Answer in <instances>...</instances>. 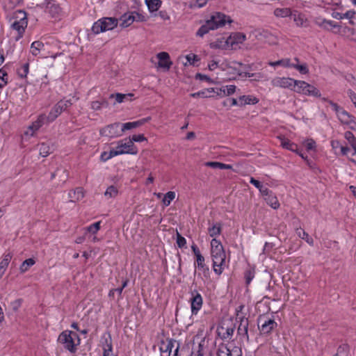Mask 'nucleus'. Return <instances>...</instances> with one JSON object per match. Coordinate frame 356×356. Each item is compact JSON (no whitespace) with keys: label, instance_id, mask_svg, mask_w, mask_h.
<instances>
[{"label":"nucleus","instance_id":"1","mask_svg":"<svg viewBox=\"0 0 356 356\" xmlns=\"http://www.w3.org/2000/svg\"><path fill=\"white\" fill-rule=\"evenodd\" d=\"M232 20L230 17L220 12H216L211 15L210 17L206 20L196 33L200 37H203L210 31L216 30L224 27L226 24H231Z\"/></svg>","mask_w":356,"mask_h":356},{"label":"nucleus","instance_id":"2","mask_svg":"<svg viewBox=\"0 0 356 356\" xmlns=\"http://www.w3.org/2000/svg\"><path fill=\"white\" fill-rule=\"evenodd\" d=\"M211 257L213 271L220 275L225 267L226 254L222 243L216 238L211 241Z\"/></svg>","mask_w":356,"mask_h":356},{"label":"nucleus","instance_id":"3","mask_svg":"<svg viewBox=\"0 0 356 356\" xmlns=\"http://www.w3.org/2000/svg\"><path fill=\"white\" fill-rule=\"evenodd\" d=\"M7 19L10 27L17 32L16 40L20 39L27 27L28 19L26 13L22 10H17L9 13L7 15Z\"/></svg>","mask_w":356,"mask_h":356},{"label":"nucleus","instance_id":"4","mask_svg":"<svg viewBox=\"0 0 356 356\" xmlns=\"http://www.w3.org/2000/svg\"><path fill=\"white\" fill-rule=\"evenodd\" d=\"M58 341L72 353L76 351V347L80 344L79 335L76 332L70 330H65L61 332L58 336Z\"/></svg>","mask_w":356,"mask_h":356},{"label":"nucleus","instance_id":"5","mask_svg":"<svg viewBox=\"0 0 356 356\" xmlns=\"http://www.w3.org/2000/svg\"><path fill=\"white\" fill-rule=\"evenodd\" d=\"M118 24V20L115 17H103L96 22L92 26V31L95 34H99L102 32L113 30Z\"/></svg>","mask_w":356,"mask_h":356},{"label":"nucleus","instance_id":"6","mask_svg":"<svg viewBox=\"0 0 356 356\" xmlns=\"http://www.w3.org/2000/svg\"><path fill=\"white\" fill-rule=\"evenodd\" d=\"M117 144L115 149H113L117 156L124 154H136L138 152L137 149L131 140H121Z\"/></svg>","mask_w":356,"mask_h":356},{"label":"nucleus","instance_id":"7","mask_svg":"<svg viewBox=\"0 0 356 356\" xmlns=\"http://www.w3.org/2000/svg\"><path fill=\"white\" fill-rule=\"evenodd\" d=\"M100 135L109 138H117L122 136L120 123L115 122L107 125L99 131Z\"/></svg>","mask_w":356,"mask_h":356},{"label":"nucleus","instance_id":"8","mask_svg":"<svg viewBox=\"0 0 356 356\" xmlns=\"http://www.w3.org/2000/svg\"><path fill=\"white\" fill-rule=\"evenodd\" d=\"M145 20L144 17L136 12H131L124 13L120 18V26L122 28L129 26L134 22H143Z\"/></svg>","mask_w":356,"mask_h":356},{"label":"nucleus","instance_id":"9","mask_svg":"<svg viewBox=\"0 0 356 356\" xmlns=\"http://www.w3.org/2000/svg\"><path fill=\"white\" fill-rule=\"evenodd\" d=\"M258 325L260 332L264 334H268L272 332L277 325V323L268 317H260L258 321Z\"/></svg>","mask_w":356,"mask_h":356},{"label":"nucleus","instance_id":"10","mask_svg":"<svg viewBox=\"0 0 356 356\" xmlns=\"http://www.w3.org/2000/svg\"><path fill=\"white\" fill-rule=\"evenodd\" d=\"M44 11L52 18H58L62 13V10L55 0H49L47 2Z\"/></svg>","mask_w":356,"mask_h":356},{"label":"nucleus","instance_id":"11","mask_svg":"<svg viewBox=\"0 0 356 356\" xmlns=\"http://www.w3.org/2000/svg\"><path fill=\"white\" fill-rule=\"evenodd\" d=\"M296 80L289 77H275L271 81V84L274 87L293 89Z\"/></svg>","mask_w":356,"mask_h":356},{"label":"nucleus","instance_id":"12","mask_svg":"<svg viewBox=\"0 0 356 356\" xmlns=\"http://www.w3.org/2000/svg\"><path fill=\"white\" fill-rule=\"evenodd\" d=\"M45 123V115L41 114L38 119L24 131V136H33L35 133Z\"/></svg>","mask_w":356,"mask_h":356},{"label":"nucleus","instance_id":"13","mask_svg":"<svg viewBox=\"0 0 356 356\" xmlns=\"http://www.w3.org/2000/svg\"><path fill=\"white\" fill-rule=\"evenodd\" d=\"M191 312L193 314H197L200 309L202 308L203 303L202 298L197 291H193L191 292Z\"/></svg>","mask_w":356,"mask_h":356},{"label":"nucleus","instance_id":"14","mask_svg":"<svg viewBox=\"0 0 356 356\" xmlns=\"http://www.w3.org/2000/svg\"><path fill=\"white\" fill-rule=\"evenodd\" d=\"M242 64L240 63L232 61V62H223L220 64V68L223 70H227L228 73L232 74L233 75H242V72L238 68Z\"/></svg>","mask_w":356,"mask_h":356},{"label":"nucleus","instance_id":"15","mask_svg":"<svg viewBox=\"0 0 356 356\" xmlns=\"http://www.w3.org/2000/svg\"><path fill=\"white\" fill-rule=\"evenodd\" d=\"M193 345L192 350L193 356H211L204 339H201L197 344L194 342Z\"/></svg>","mask_w":356,"mask_h":356},{"label":"nucleus","instance_id":"16","mask_svg":"<svg viewBox=\"0 0 356 356\" xmlns=\"http://www.w3.org/2000/svg\"><path fill=\"white\" fill-rule=\"evenodd\" d=\"M159 59L158 67L168 70L172 63L170 61V56L167 52L163 51L159 53L157 55Z\"/></svg>","mask_w":356,"mask_h":356},{"label":"nucleus","instance_id":"17","mask_svg":"<svg viewBox=\"0 0 356 356\" xmlns=\"http://www.w3.org/2000/svg\"><path fill=\"white\" fill-rule=\"evenodd\" d=\"M229 42L231 48H235L236 45L243 43L246 40V36L242 33H234L229 37Z\"/></svg>","mask_w":356,"mask_h":356},{"label":"nucleus","instance_id":"18","mask_svg":"<svg viewBox=\"0 0 356 356\" xmlns=\"http://www.w3.org/2000/svg\"><path fill=\"white\" fill-rule=\"evenodd\" d=\"M147 120H148V118H143L140 120L135 121V122H126V123H124L122 124H120L122 134L124 131L131 130L133 129H136V128L143 125L146 122H147Z\"/></svg>","mask_w":356,"mask_h":356},{"label":"nucleus","instance_id":"19","mask_svg":"<svg viewBox=\"0 0 356 356\" xmlns=\"http://www.w3.org/2000/svg\"><path fill=\"white\" fill-rule=\"evenodd\" d=\"M297 92H302L304 94L310 93V85L302 81H296L295 85L293 86V89Z\"/></svg>","mask_w":356,"mask_h":356},{"label":"nucleus","instance_id":"20","mask_svg":"<svg viewBox=\"0 0 356 356\" xmlns=\"http://www.w3.org/2000/svg\"><path fill=\"white\" fill-rule=\"evenodd\" d=\"M262 195L264 197L266 203L273 209H276L280 207V203L277 197L270 191L268 189V194Z\"/></svg>","mask_w":356,"mask_h":356},{"label":"nucleus","instance_id":"21","mask_svg":"<svg viewBox=\"0 0 356 356\" xmlns=\"http://www.w3.org/2000/svg\"><path fill=\"white\" fill-rule=\"evenodd\" d=\"M254 34L258 40H264L268 43L274 42V41L271 40L273 38V35L266 30H255Z\"/></svg>","mask_w":356,"mask_h":356},{"label":"nucleus","instance_id":"22","mask_svg":"<svg viewBox=\"0 0 356 356\" xmlns=\"http://www.w3.org/2000/svg\"><path fill=\"white\" fill-rule=\"evenodd\" d=\"M68 197L70 198V201L72 202H76L84 197V193L82 188H76L75 190L70 191L68 193Z\"/></svg>","mask_w":356,"mask_h":356},{"label":"nucleus","instance_id":"23","mask_svg":"<svg viewBox=\"0 0 356 356\" xmlns=\"http://www.w3.org/2000/svg\"><path fill=\"white\" fill-rule=\"evenodd\" d=\"M210 47L213 49H227L229 48V42L228 37L225 38H220L217 39L216 41L211 42L210 44Z\"/></svg>","mask_w":356,"mask_h":356},{"label":"nucleus","instance_id":"24","mask_svg":"<svg viewBox=\"0 0 356 356\" xmlns=\"http://www.w3.org/2000/svg\"><path fill=\"white\" fill-rule=\"evenodd\" d=\"M195 264L197 265V269L202 271L205 277H209V268L205 264L203 256H200L197 258Z\"/></svg>","mask_w":356,"mask_h":356},{"label":"nucleus","instance_id":"25","mask_svg":"<svg viewBox=\"0 0 356 356\" xmlns=\"http://www.w3.org/2000/svg\"><path fill=\"white\" fill-rule=\"evenodd\" d=\"M292 17L296 25L298 26H307L309 24V22L305 17V15L298 13L297 11L293 13Z\"/></svg>","mask_w":356,"mask_h":356},{"label":"nucleus","instance_id":"26","mask_svg":"<svg viewBox=\"0 0 356 356\" xmlns=\"http://www.w3.org/2000/svg\"><path fill=\"white\" fill-rule=\"evenodd\" d=\"M236 88V87L234 85L225 86L217 89L216 93L220 96H229L235 92Z\"/></svg>","mask_w":356,"mask_h":356},{"label":"nucleus","instance_id":"27","mask_svg":"<svg viewBox=\"0 0 356 356\" xmlns=\"http://www.w3.org/2000/svg\"><path fill=\"white\" fill-rule=\"evenodd\" d=\"M279 140L282 147L293 152H298L297 145L291 143L289 139L283 136H280Z\"/></svg>","mask_w":356,"mask_h":356},{"label":"nucleus","instance_id":"28","mask_svg":"<svg viewBox=\"0 0 356 356\" xmlns=\"http://www.w3.org/2000/svg\"><path fill=\"white\" fill-rule=\"evenodd\" d=\"M61 113L62 111L56 104L50 111L48 116L45 115V123L53 122L61 114Z\"/></svg>","mask_w":356,"mask_h":356},{"label":"nucleus","instance_id":"29","mask_svg":"<svg viewBox=\"0 0 356 356\" xmlns=\"http://www.w3.org/2000/svg\"><path fill=\"white\" fill-rule=\"evenodd\" d=\"M12 254L10 253L6 254L3 256V259L0 262V278L2 277V275L4 274L11 259H12Z\"/></svg>","mask_w":356,"mask_h":356},{"label":"nucleus","instance_id":"30","mask_svg":"<svg viewBox=\"0 0 356 356\" xmlns=\"http://www.w3.org/2000/svg\"><path fill=\"white\" fill-rule=\"evenodd\" d=\"M218 356H232V348L227 344L220 343L217 350Z\"/></svg>","mask_w":356,"mask_h":356},{"label":"nucleus","instance_id":"31","mask_svg":"<svg viewBox=\"0 0 356 356\" xmlns=\"http://www.w3.org/2000/svg\"><path fill=\"white\" fill-rule=\"evenodd\" d=\"M192 351L189 346L182 347L179 349V343L175 349L174 356H192Z\"/></svg>","mask_w":356,"mask_h":356},{"label":"nucleus","instance_id":"32","mask_svg":"<svg viewBox=\"0 0 356 356\" xmlns=\"http://www.w3.org/2000/svg\"><path fill=\"white\" fill-rule=\"evenodd\" d=\"M145 3L150 13L157 11L161 6V0H145Z\"/></svg>","mask_w":356,"mask_h":356},{"label":"nucleus","instance_id":"33","mask_svg":"<svg viewBox=\"0 0 356 356\" xmlns=\"http://www.w3.org/2000/svg\"><path fill=\"white\" fill-rule=\"evenodd\" d=\"M293 13L289 8H277L274 10V15L277 17H292Z\"/></svg>","mask_w":356,"mask_h":356},{"label":"nucleus","instance_id":"34","mask_svg":"<svg viewBox=\"0 0 356 356\" xmlns=\"http://www.w3.org/2000/svg\"><path fill=\"white\" fill-rule=\"evenodd\" d=\"M205 165L208 167H211L212 168H219L221 170H231L232 169V165L229 164H225L222 163L217 162V161H209L205 163Z\"/></svg>","mask_w":356,"mask_h":356},{"label":"nucleus","instance_id":"35","mask_svg":"<svg viewBox=\"0 0 356 356\" xmlns=\"http://www.w3.org/2000/svg\"><path fill=\"white\" fill-rule=\"evenodd\" d=\"M208 233L211 237H214L218 236L221 233V225L220 223L213 224L211 227L208 228Z\"/></svg>","mask_w":356,"mask_h":356},{"label":"nucleus","instance_id":"36","mask_svg":"<svg viewBox=\"0 0 356 356\" xmlns=\"http://www.w3.org/2000/svg\"><path fill=\"white\" fill-rule=\"evenodd\" d=\"M178 342L175 340H167L165 343H163L162 346L161 347V350L163 352L168 353L169 354L171 353L172 348L176 346H177Z\"/></svg>","mask_w":356,"mask_h":356},{"label":"nucleus","instance_id":"37","mask_svg":"<svg viewBox=\"0 0 356 356\" xmlns=\"http://www.w3.org/2000/svg\"><path fill=\"white\" fill-rule=\"evenodd\" d=\"M134 96L133 94L131 93H128V94H121V93H117L115 95L114 94H111L110 95V98H113L115 97V100L118 103H122L123 102L124 100H131V97Z\"/></svg>","mask_w":356,"mask_h":356},{"label":"nucleus","instance_id":"38","mask_svg":"<svg viewBox=\"0 0 356 356\" xmlns=\"http://www.w3.org/2000/svg\"><path fill=\"white\" fill-rule=\"evenodd\" d=\"M337 117L341 122L345 124L350 123V120L354 118L344 109L342 111H340V113H339Z\"/></svg>","mask_w":356,"mask_h":356},{"label":"nucleus","instance_id":"39","mask_svg":"<svg viewBox=\"0 0 356 356\" xmlns=\"http://www.w3.org/2000/svg\"><path fill=\"white\" fill-rule=\"evenodd\" d=\"M242 106L246 104H255L259 100L257 97L252 95H243L240 97Z\"/></svg>","mask_w":356,"mask_h":356},{"label":"nucleus","instance_id":"40","mask_svg":"<svg viewBox=\"0 0 356 356\" xmlns=\"http://www.w3.org/2000/svg\"><path fill=\"white\" fill-rule=\"evenodd\" d=\"M118 195V189L116 186L112 185L107 188L104 193L106 199L114 198Z\"/></svg>","mask_w":356,"mask_h":356},{"label":"nucleus","instance_id":"41","mask_svg":"<svg viewBox=\"0 0 356 356\" xmlns=\"http://www.w3.org/2000/svg\"><path fill=\"white\" fill-rule=\"evenodd\" d=\"M100 221L96 222L84 228L85 235H87L88 233L95 234L100 229Z\"/></svg>","mask_w":356,"mask_h":356},{"label":"nucleus","instance_id":"42","mask_svg":"<svg viewBox=\"0 0 356 356\" xmlns=\"http://www.w3.org/2000/svg\"><path fill=\"white\" fill-rule=\"evenodd\" d=\"M268 65L273 67L281 65L286 67H291L293 65V62H291L289 59H282L275 62H269Z\"/></svg>","mask_w":356,"mask_h":356},{"label":"nucleus","instance_id":"43","mask_svg":"<svg viewBox=\"0 0 356 356\" xmlns=\"http://www.w3.org/2000/svg\"><path fill=\"white\" fill-rule=\"evenodd\" d=\"M35 264V261L32 258L26 259L23 261L19 267L20 272L22 273L26 272L29 268L33 266Z\"/></svg>","mask_w":356,"mask_h":356},{"label":"nucleus","instance_id":"44","mask_svg":"<svg viewBox=\"0 0 356 356\" xmlns=\"http://www.w3.org/2000/svg\"><path fill=\"white\" fill-rule=\"evenodd\" d=\"M53 151V147H51L49 145L45 144L44 143H41L40 145L39 152L40 154L43 156L46 157L49 154H51Z\"/></svg>","mask_w":356,"mask_h":356},{"label":"nucleus","instance_id":"45","mask_svg":"<svg viewBox=\"0 0 356 356\" xmlns=\"http://www.w3.org/2000/svg\"><path fill=\"white\" fill-rule=\"evenodd\" d=\"M250 182L253 184L257 188L259 189V192L261 195H267L268 194V188L264 187L260 181L255 179L253 177L250 178Z\"/></svg>","mask_w":356,"mask_h":356},{"label":"nucleus","instance_id":"46","mask_svg":"<svg viewBox=\"0 0 356 356\" xmlns=\"http://www.w3.org/2000/svg\"><path fill=\"white\" fill-rule=\"evenodd\" d=\"M234 332V329L232 327H227L225 328L221 327L219 333L222 334V337L225 339L230 338Z\"/></svg>","mask_w":356,"mask_h":356},{"label":"nucleus","instance_id":"47","mask_svg":"<svg viewBox=\"0 0 356 356\" xmlns=\"http://www.w3.org/2000/svg\"><path fill=\"white\" fill-rule=\"evenodd\" d=\"M44 44L40 41H35L31 44V52L33 56H37L40 49L43 48Z\"/></svg>","mask_w":356,"mask_h":356},{"label":"nucleus","instance_id":"48","mask_svg":"<svg viewBox=\"0 0 356 356\" xmlns=\"http://www.w3.org/2000/svg\"><path fill=\"white\" fill-rule=\"evenodd\" d=\"M215 92V89L214 88H209V89H205V90L199 91L197 92L192 93V94H191V96L193 97L207 98V97H210L208 95V93H211V92Z\"/></svg>","mask_w":356,"mask_h":356},{"label":"nucleus","instance_id":"49","mask_svg":"<svg viewBox=\"0 0 356 356\" xmlns=\"http://www.w3.org/2000/svg\"><path fill=\"white\" fill-rule=\"evenodd\" d=\"M316 23L326 29H332L333 28L339 27L338 25L330 20L323 19L321 22L316 21Z\"/></svg>","mask_w":356,"mask_h":356},{"label":"nucleus","instance_id":"50","mask_svg":"<svg viewBox=\"0 0 356 356\" xmlns=\"http://www.w3.org/2000/svg\"><path fill=\"white\" fill-rule=\"evenodd\" d=\"M72 99H62L59 101L56 105L60 109V111L63 112L65 111L67 108L71 106L72 105Z\"/></svg>","mask_w":356,"mask_h":356},{"label":"nucleus","instance_id":"51","mask_svg":"<svg viewBox=\"0 0 356 356\" xmlns=\"http://www.w3.org/2000/svg\"><path fill=\"white\" fill-rule=\"evenodd\" d=\"M116 156V152H115L114 149H112L109 152H103L101 154L100 159L102 161L105 162Z\"/></svg>","mask_w":356,"mask_h":356},{"label":"nucleus","instance_id":"52","mask_svg":"<svg viewBox=\"0 0 356 356\" xmlns=\"http://www.w3.org/2000/svg\"><path fill=\"white\" fill-rule=\"evenodd\" d=\"M175 198V193L173 191L168 192L163 198V203L165 206L170 205V202Z\"/></svg>","mask_w":356,"mask_h":356},{"label":"nucleus","instance_id":"53","mask_svg":"<svg viewBox=\"0 0 356 356\" xmlns=\"http://www.w3.org/2000/svg\"><path fill=\"white\" fill-rule=\"evenodd\" d=\"M186 60V63H184V65L186 66L188 64L194 65L195 61H198L200 58L198 56L194 54H189L185 56Z\"/></svg>","mask_w":356,"mask_h":356},{"label":"nucleus","instance_id":"54","mask_svg":"<svg viewBox=\"0 0 356 356\" xmlns=\"http://www.w3.org/2000/svg\"><path fill=\"white\" fill-rule=\"evenodd\" d=\"M104 353L103 356H114L113 353L111 342H108L106 340V344L104 346Z\"/></svg>","mask_w":356,"mask_h":356},{"label":"nucleus","instance_id":"55","mask_svg":"<svg viewBox=\"0 0 356 356\" xmlns=\"http://www.w3.org/2000/svg\"><path fill=\"white\" fill-rule=\"evenodd\" d=\"M291 67L298 70L301 74H305L309 72V69L305 64L298 65V63H293V65H291Z\"/></svg>","mask_w":356,"mask_h":356},{"label":"nucleus","instance_id":"56","mask_svg":"<svg viewBox=\"0 0 356 356\" xmlns=\"http://www.w3.org/2000/svg\"><path fill=\"white\" fill-rule=\"evenodd\" d=\"M29 63L24 64L21 68L17 70V73L22 78L26 77L29 73Z\"/></svg>","mask_w":356,"mask_h":356},{"label":"nucleus","instance_id":"57","mask_svg":"<svg viewBox=\"0 0 356 356\" xmlns=\"http://www.w3.org/2000/svg\"><path fill=\"white\" fill-rule=\"evenodd\" d=\"M346 18L350 20L352 24H356V12L353 10H348L345 13Z\"/></svg>","mask_w":356,"mask_h":356},{"label":"nucleus","instance_id":"58","mask_svg":"<svg viewBox=\"0 0 356 356\" xmlns=\"http://www.w3.org/2000/svg\"><path fill=\"white\" fill-rule=\"evenodd\" d=\"M8 80V74L7 73L3 70H0V88H3L6 85Z\"/></svg>","mask_w":356,"mask_h":356},{"label":"nucleus","instance_id":"59","mask_svg":"<svg viewBox=\"0 0 356 356\" xmlns=\"http://www.w3.org/2000/svg\"><path fill=\"white\" fill-rule=\"evenodd\" d=\"M177 244L179 248H181L185 247L186 244V241L184 237H183L178 232H177Z\"/></svg>","mask_w":356,"mask_h":356},{"label":"nucleus","instance_id":"60","mask_svg":"<svg viewBox=\"0 0 356 356\" xmlns=\"http://www.w3.org/2000/svg\"><path fill=\"white\" fill-rule=\"evenodd\" d=\"M107 104L108 103L106 101H103L102 102L99 101H94L91 103V108L93 110L98 111L102 108V106Z\"/></svg>","mask_w":356,"mask_h":356},{"label":"nucleus","instance_id":"61","mask_svg":"<svg viewBox=\"0 0 356 356\" xmlns=\"http://www.w3.org/2000/svg\"><path fill=\"white\" fill-rule=\"evenodd\" d=\"M209 0H191V6L194 8H202L204 6Z\"/></svg>","mask_w":356,"mask_h":356},{"label":"nucleus","instance_id":"62","mask_svg":"<svg viewBox=\"0 0 356 356\" xmlns=\"http://www.w3.org/2000/svg\"><path fill=\"white\" fill-rule=\"evenodd\" d=\"M129 140H132V143L134 142H143L146 140V138L144 136L143 134H138V135H134L131 138H129Z\"/></svg>","mask_w":356,"mask_h":356},{"label":"nucleus","instance_id":"63","mask_svg":"<svg viewBox=\"0 0 356 356\" xmlns=\"http://www.w3.org/2000/svg\"><path fill=\"white\" fill-rule=\"evenodd\" d=\"M347 94L350 99L351 102L353 103L355 106L356 107V93L351 89L348 90Z\"/></svg>","mask_w":356,"mask_h":356},{"label":"nucleus","instance_id":"64","mask_svg":"<svg viewBox=\"0 0 356 356\" xmlns=\"http://www.w3.org/2000/svg\"><path fill=\"white\" fill-rule=\"evenodd\" d=\"M328 103L331 105L333 110L336 112L337 115H338L339 113H340V111H342L343 110V108L340 107L337 104L332 102V101H329Z\"/></svg>","mask_w":356,"mask_h":356}]
</instances>
